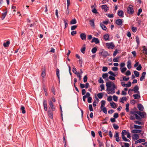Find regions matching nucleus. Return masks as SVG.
Returning a JSON list of instances; mask_svg holds the SVG:
<instances>
[{
  "mask_svg": "<svg viewBox=\"0 0 147 147\" xmlns=\"http://www.w3.org/2000/svg\"><path fill=\"white\" fill-rule=\"evenodd\" d=\"M107 87V90L108 91V94H113L115 92L116 87L114 83L111 84V82H107L106 83Z\"/></svg>",
  "mask_w": 147,
  "mask_h": 147,
  "instance_id": "1",
  "label": "nucleus"
},
{
  "mask_svg": "<svg viewBox=\"0 0 147 147\" xmlns=\"http://www.w3.org/2000/svg\"><path fill=\"white\" fill-rule=\"evenodd\" d=\"M128 132L125 130H123L121 133V137L123 140L125 142H129L130 140L127 139L125 136V135H127Z\"/></svg>",
  "mask_w": 147,
  "mask_h": 147,
  "instance_id": "2",
  "label": "nucleus"
},
{
  "mask_svg": "<svg viewBox=\"0 0 147 147\" xmlns=\"http://www.w3.org/2000/svg\"><path fill=\"white\" fill-rule=\"evenodd\" d=\"M99 54L100 56H102L103 58H105L107 56L109 55L108 53L105 51L99 52Z\"/></svg>",
  "mask_w": 147,
  "mask_h": 147,
  "instance_id": "3",
  "label": "nucleus"
},
{
  "mask_svg": "<svg viewBox=\"0 0 147 147\" xmlns=\"http://www.w3.org/2000/svg\"><path fill=\"white\" fill-rule=\"evenodd\" d=\"M127 13L129 14H132L134 13V10L133 7L132 5H130L127 8Z\"/></svg>",
  "mask_w": 147,
  "mask_h": 147,
  "instance_id": "4",
  "label": "nucleus"
},
{
  "mask_svg": "<svg viewBox=\"0 0 147 147\" xmlns=\"http://www.w3.org/2000/svg\"><path fill=\"white\" fill-rule=\"evenodd\" d=\"M136 113L141 117V118H145L146 117V113L144 112L137 111Z\"/></svg>",
  "mask_w": 147,
  "mask_h": 147,
  "instance_id": "5",
  "label": "nucleus"
},
{
  "mask_svg": "<svg viewBox=\"0 0 147 147\" xmlns=\"http://www.w3.org/2000/svg\"><path fill=\"white\" fill-rule=\"evenodd\" d=\"M106 45L108 49H113L115 46L114 45L112 42L107 43Z\"/></svg>",
  "mask_w": 147,
  "mask_h": 147,
  "instance_id": "6",
  "label": "nucleus"
},
{
  "mask_svg": "<svg viewBox=\"0 0 147 147\" xmlns=\"http://www.w3.org/2000/svg\"><path fill=\"white\" fill-rule=\"evenodd\" d=\"M43 104L44 110L46 111H47V101L46 100H43Z\"/></svg>",
  "mask_w": 147,
  "mask_h": 147,
  "instance_id": "7",
  "label": "nucleus"
},
{
  "mask_svg": "<svg viewBox=\"0 0 147 147\" xmlns=\"http://www.w3.org/2000/svg\"><path fill=\"white\" fill-rule=\"evenodd\" d=\"M123 22L122 20L121 19H118L115 22L116 24L119 26H121L122 25Z\"/></svg>",
  "mask_w": 147,
  "mask_h": 147,
  "instance_id": "8",
  "label": "nucleus"
},
{
  "mask_svg": "<svg viewBox=\"0 0 147 147\" xmlns=\"http://www.w3.org/2000/svg\"><path fill=\"white\" fill-rule=\"evenodd\" d=\"M49 105L53 111L55 110V108L51 100L49 102Z\"/></svg>",
  "mask_w": 147,
  "mask_h": 147,
  "instance_id": "9",
  "label": "nucleus"
},
{
  "mask_svg": "<svg viewBox=\"0 0 147 147\" xmlns=\"http://www.w3.org/2000/svg\"><path fill=\"white\" fill-rule=\"evenodd\" d=\"M133 91H134L135 93H137L138 94H140V92L139 91V88L137 85L134 88V89H132Z\"/></svg>",
  "mask_w": 147,
  "mask_h": 147,
  "instance_id": "10",
  "label": "nucleus"
},
{
  "mask_svg": "<svg viewBox=\"0 0 147 147\" xmlns=\"http://www.w3.org/2000/svg\"><path fill=\"white\" fill-rule=\"evenodd\" d=\"M80 37L82 40H85L86 39V36L85 33H81L80 34Z\"/></svg>",
  "mask_w": 147,
  "mask_h": 147,
  "instance_id": "11",
  "label": "nucleus"
},
{
  "mask_svg": "<svg viewBox=\"0 0 147 147\" xmlns=\"http://www.w3.org/2000/svg\"><path fill=\"white\" fill-rule=\"evenodd\" d=\"M91 42L92 43L94 42L96 44H97L99 42V40L97 38L94 37L92 39Z\"/></svg>",
  "mask_w": 147,
  "mask_h": 147,
  "instance_id": "12",
  "label": "nucleus"
},
{
  "mask_svg": "<svg viewBox=\"0 0 147 147\" xmlns=\"http://www.w3.org/2000/svg\"><path fill=\"white\" fill-rule=\"evenodd\" d=\"M138 108L139 110L141 111L144 110V108L143 106L141 104H138Z\"/></svg>",
  "mask_w": 147,
  "mask_h": 147,
  "instance_id": "13",
  "label": "nucleus"
},
{
  "mask_svg": "<svg viewBox=\"0 0 147 147\" xmlns=\"http://www.w3.org/2000/svg\"><path fill=\"white\" fill-rule=\"evenodd\" d=\"M101 8L102 9H104L105 11L106 12L109 10L108 7L106 5H102Z\"/></svg>",
  "mask_w": 147,
  "mask_h": 147,
  "instance_id": "14",
  "label": "nucleus"
},
{
  "mask_svg": "<svg viewBox=\"0 0 147 147\" xmlns=\"http://www.w3.org/2000/svg\"><path fill=\"white\" fill-rule=\"evenodd\" d=\"M146 75V72L145 71L143 72L142 74V76L140 78V80L142 81L145 78V75Z\"/></svg>",
  "mask_w": 147,
  "mask_h": 147,
  "instance_id": "15",
  "label": "nucleus"
},
{
  "mask_svg": "<svg viewBox=\"0 0 147 147\" xmlns=\"http://www.w3.org/2000/svg\"><path fill=\"white\" fill-rule=\"evenodd\" d=\"M142 130L140 129H134L131 131V132L132 133H140Z\"/></svg>",
  "mask_w": 147,
  "mask_h": 147,
  "instance_id": "16",
  "label": "nucleus"
},
{
  "mask_svg": "<svg viewBox=\"0 0 147 147\" xmlns=\"http://www.w3.org/2000/svg\"><path fill=\"white\" fill-rule=\"evenodd\" d=\"M48 115L49 117L52 119L53 118V113L51 111H48Z\"/></svg>",
  "mask_w": 147,
  "mask_h": 147,
  "instance_id": "17",
  "label": "nucleus"
},
{
  "mask_svg": "<svg viewBox=\"0 0 147 147\" xmlns=\"http://www.w3.org/2000/svg\"><path fill=\"white\" fill-rule=\"evenodd\" d=\"M117 14L119 16L122 17H123L124 12L122 10H119Z\"/></svg>",
  "mask_w": 147,
  "mask_h": 147,
  "instance_id": "18",
  "label": "nucleus"
},
{
  "mask_svg": "<svg viewBox=\"0 0 147 147\" xmlns=\"http://www.w3.org/2000/svg\"><path fill=\"white\" fill-rule=\"evenodd\" d=\"M111 106L112 108L115 109L116 108V104L115 103L112 101L110 103Z\"/></svg>",
  "mask_w": 147,
  "mask_h": 147,
  "instance_id": "19",
  "label": "nucleus"
},
{
  "mask_svg": "<svg viewBox=\"0 0 147 147\" xmlns=\"http://www.w3.org/2000/svg\"><path fill=\"white\" fill-rule=\"evenodd\" d=\"M127 68L129 69L131 68V62L130 60H129L127 62Z\"/></svg>",
  "mask_w": 147,
  "mask_h": 147,
  "instance_id": "20",
  "label": "nucleus"
},
{
  "mask_svg": "<svg viewBox=\"0 0 147 147\" xmlns=\"http://www.w3.org/2000/svg\"><path fill=\"white\" fill-rule=\"evenodd\" d=\"M100 26L104 30L107 31V28L105 26L104 24L102 23H100Z\"/></svg>",
  "mask_w": 147,
  "mask_h": 147,
  "instance_id": "21",
  "label": "nucleus"
},
{
  "mask_svg": "<svg viewBox=\"0 0 147 147\" xmlns=\"http://www.w3.org/2000/svg\"><path fill=\"white\" fill-rule=\"evenodd\" d=\"M86 50V45L84 44L83 45V47L81 49V52L83 54L85 53V51Z\"/></svg>",
  "mask_w": 147,
  "mask_h": 147,
  "instance_id": "22",
  "label": "nucleus"
},
{
  "mask_svg": "<svg viewBox=\"0 0 147 147\" xmlns=\"http://www.w3.org/2000/svg\"><path fill=\"white\" fill-rule=\"evenodd\" d=\"M132 138L134 140H136L138 139L139 138V136L138 134H134L132 136Z\"/></svg>",
  "mask_w": 147,
  "mask_h": 147,
  "instance_id": "23",
  "label": "nucleus"
},
{
  "mask_svg": "<svg viewBox=\"0 0 147 147\" xmlns=\"http://www.w3.org/2000/svg\"><path fill=\"white\" fill-rule=\"evenodd\" d=\"M142 48H143V52L145 55H147V48L144 46H143Z\"/></svg>",
  "mask_w": 147,
  "mask_h": 147,
  "instance_id": "24",
  "label": "nucleus"
},
{
  "mask_svg": "<svg viewBox=\"0 0 147 147\" xmlns=\"http://www.w3.org/2000/svg\"><path fill=\"white\" fill-rule=\"evenodd\" d=\"M109 35L108 34H106L104 35V38L105 41L109 40Z\"/></svg>",
  "mask_w": 147,
  "mask_h": 147,
  "instance_id": "25",
  "label": "nucleus"
},
{
  "mask_svg": "<svg viewBox=\"0 0 147 147\" xmlns=\"http://www.w3.org/2000/svg\"><path fill=\"white\" fill-rule=\"evenodd\" d=\"M89 22L91 26L93 27L95 25L94 23V19H92V20H90Z\"/></svg>",
  "mask_w": 147,
  "mask_h": 147,
  "instance_id": "26",
  "label": "nucleus"
},
{
  "mask_svg": "<svg viewBox=\"0 0 147 147\" xmlns=\"http://www.w3.org/2000/svg\"><path fill=\"white\" fill-rule=\"evenodd\" d=\"M133 96L134 98L135 99H139L140 98V95L139 94H136L133 95Z\"/></svg>",
  "mask_w": 147,
  "mask_h": 147,
  "instance_id": "27",
  "label": "nucleus"
},
{
  "mask_svg": "<svg viewBox=\"0 0 147 147\" xmlns=\"http://www.w3.org/2000/svg\"><path fill=\"white\" fill-rule=\"evenodd\" d=\"M77 21L75 18H74L70 22V24H76Z\"/></svg>",
  "mask_w": 147,
  "mask_h": 147,
  "instance_id": "28",
  "label": "nucleus"
},
{
  "mask_svg": "<svg viewBox=\"0 0 147 147\" xmlns=\"http://www.w3.org/2000/svg\"><path fill=\"white\" fill-rule=\"evenodd\" d=\"M101 110L103 112H104L105 114H107V109L105 107H103L100 108Z\"/></svg>",
  "mask_w": 147,
  "mask_h": 147,
  "instance_id": "29",
  "label": "nucleus"
},
{
  "mask_svg": "<svg viewBox=\"0 0 147 147\" xmlns=\"http://www.w3.org/2000/svg\"><path fill=\"white\" fill-rule=\"evenodd\" d=\"M7 11H5V12H4L3 13H2V16L1 18V19L2 20H3L5 18V17H6V16L7 15Z\"/></svg>",
  "mask_w": 147,
  "mask_h": 147,
  "instance_id": "30",
  "label": "nucleus"
},
{
  "mask_svg": "<svg viewBox=\"0 0 147 147\" xmlns=\"http://www.w3.org/2000/svg\"><path fill=\"white\" fill-rule=\"evenodd\" d=\"M103 93H98L97 95L98 97L100 99L102 98L103 97Z\"/></svg>",
  "mask_w": 147,
  "mask_h": 147,
  "instance_id": "31",
  "label": "nucleus"
},
{
  "mask_svg": "<svg viewBox=\"0 0 147 147\" xmlns=\"http://www.w3.org/2000/svg\"><path fill=\"white\" fill-rule=\"evenodd\" d=\"M137 114H134L135 119L139 121H141L142 119L141 118L139 117Z\"/></svg>",
  "mask_w": 147,
  "mask_h": 147,
  "instance_id": "32",
  "label": "nucleus"
},
{
  "mask_svg": "<svg viewBox=\"0 0 147 147\" xmlns=\"http://www.w3.org/2000/svg\"><path fill=\"white\" fill-rule=\"evenodd\" d=\"M10 44V42L9 41H7L6 42L4 43H3V46L4 47H8Z\"/></svg>",
  "mask_w": 147,
  "mask_h": 147,
  "instance_id": "33",
  "label": "nucleus"
},
{
  "mask_svg": "<svg viewBox=\"0 0 147 147\" xmlns=\"http://www.w3.org/2000/svg\"><path fill=\"white\" fill-rule=\"evenodd\" d=\"M20 110L22 111V112L24 114L25 113L26 111L25 110V108L23 106H21Z\"/></svg>",
  "mask_w": 147,
  "mask_h": 147,
  "instance_id": "34",
  "label": "nucleus"
},
{
  "mask_svg": "<svg viewBox=\"0 0 147 147\" xmlns=\"http://www.w3.org/2000/svg\"><path fill=\"white\" fill-rule=\"evenodd\" d=\"M127 100V98L125 97H123L122 98L120 99V102L123 103H124L123 101H126Z\"/></svg>",
  "mask_w": 147,
  "mask_h": 147,
  "instance_id": "35",
  "label": "nucleus"
},
{
  "mask_svg": "<svg viewBox=\"0 0 147 147\" xmlns=\"http://www.w3.org/2000/svg\"><path fill=\"white\" fill-rule=\"evenodd\" d=\"M101 104L100 108L105 107L104 106L105 103V100H102L101 101Z\"/></svg>",
  "mask_w": 147,
  "mask_h": 147,
  "instance_id": "36",
  "label": "nucleus"
},
{
  "mask_svg": "<svg viewBox=\"0 0 147 147\" xmlns=\"http://www.w3.org/2000/svg\"><path fill=\"white\" fill-rule=\"evenodd\" d=\"M59 69H57L56 70V73L57 76L58 78L59 81Z\"/></svg>",
  "mask_w": 147,
  "mask_h": 147,
  "instance_id": "37",
  "label": "nucleus"
},
{
  "mask_svg": "<svg viewBox=\"0 0 147 147\" xmlns=\"http://www.w3.org/2000/svg\"><path fill=\"white\" fill-rule=\"evenodd\" d=\"M97 50V48L96 47H94L92 48V53H95L96 52Z\"/></svg>",
  "mask_w": 147,
  "mask_h": 147,
  "instance_id": "38",
  "label": "nucleus"
},
{
  "mask_svg": "<svg viewBox=\"0 0 147 147\" xmlns=\"http://www.w3.org/2000/svg\"><path fill=\"white\" fill-rule=\"evenodd\" d=\"M65 24V28H66L68 26V21L67 20L64 19L63 20Z\"/></svg>",
  "mask_w": 147,
  "mask_h": 147,
  "instance_id": "39",
  "label": "nucleus"
},
{
  "mask_svg": "<svg viewBox=\"0 0 147 147\" xmlns=\"http://www.w3.org/2000/svg\"><path fill=\"white\" fill-rule=\"evenodd\" d=\"M136 39L137 45H139L140 44V39L139 37L138 36H137L136 37Z\"/></svg>",
  "mask_w": 147,
  "mask_h": 147,
  "instance_id": "40",
  "label": "nucleus"
},
{
  "mask_svg": "<svg viewBox=\"0 0 147 147\" xmlns=\"http://www.w3.org/2000/svg\"><path fill=\"white\" fill-rule=\"evenodd\" d=\"M108 74L107 73L103 74L102 75V77L104 79H105L106 78H107L108 77Z\"/></svg>",
  "mask_w": 147,
  "mask_h": 147,
  "instance_id": "41",
  "label": "nucleus"
},
{
  "mask_svg": "<svg viewBox=\"0 0 147 147\" xmlns=\"http://www.w3.org/2000/svg\"><path fill=\"white\" fill-rule=\"evenodd\" d=\"M113 126L114 129L116 130L118 129L119 127L118 125L115 123L113 124Z\"/></svg>",
  "mask_w": 147,
  "mask_h": 147,
  "instance_id": "42",
  "label": "nucleus"
},
{
  "mask_svg": "<svg viewBox=\"0 0 147 147\" xmlns=\"http://www.w3.org/2000/svg\"><path fill=\"white\" fill-rule=\"evenodd\" d=\"M134 74L136 77H138L139 76V72L136 71H134Z\"/></svg>",
  "mask_w": 147,
  "mask_h": 147,
  "instance_id": "43",
  "label": "nucleus"
},
{
  "mask_svg": "<svg viewBox=\"0 0 147 147\" xmlns=\"http://www.w3.org/2000/svg\"><path fill=\"white\" fill-rule=\"evenodd\" d=\"M134 128L135 129H141L142 128V127L141 126L134 125Z\"/></svg>",
  "mask_w": 147,
  "mask_h": 147,
  "instance_id": "44",
  "label": "nucleus"
},
{
  "mask_svg": "<svg viewBox=\"0 0 147 147\" xmlns=\"http://www.w3.org/2000/svg\"><path fill=\"white\" fill-rule=\"evenodd\" d=\"M131 30L133 32H135L136 31L137 28L136 27H133L132 28Z\"/></svg>",
  "mask_w": 147,
  "mask_h": 147,
  "instance_id": "45",
  "label": "nucleus"
},
{
  "mask_svg": "<svg viewBox=\"0 0 147 147\" xmlns=\"http://www.w3.org/2000/svg\"><path fill=\"white\" fill-rule=\"evenodd\" d=\"M108 73L111 75V76H116V75L114 74L113 72H112L111 71H110L108 72Z\"/></svg>",
  "mask_w": 147,
  "mask_h": 147,
  "instance_id": "46",
  "label": "nucleus"
},
{
  "mask_svg": "<svg viewBox=\"0 0 147 147\" xmlns=\"http://www.w3.org/2000/svg\"><path fill=\"white\" fill-rule=\"evenodd\" d=\"M113 100L115 101H117L118 100V97L115 95H113Z\"/></svg>",
  "mask_w": 147,
  "mask_h": 147,
  "instance_id": "47",
  "label": "nucleus"
},
{
  "mask_svg": "<svg viewBox=\"0 0 147 147\" xmlns=\"http://www.w3.org/2000/svg\"><path fill=\"white\" fill-rule=\"evenodd\" d=\"M142 68V66L140 64L138 65V67L136 68V69L138 71H140L141 69Z\"/></svg>",
  "mask_w": 147,
  "mask_h": 147,
  "instance_id": "48",
  "label": "nucleus"
},
{
  "mask_svg": "<svg viewBox=\"0 0 147 147\" xmlns=\"http://www.w3.org/2000/svg\"><path fill=\"white\" fill-rule=\"evenodd\" d=\"M78 26L77 25H74L72 26L71 27V30H75L77 27Z\"/></svg>",
  "mask_w": 147,
  "mask_h": 147,
  "instance_id": "49",
  "label": "nucleus"
},
{
  "mask_svg": "<svg viewBox=\"0 0 147 147\" xmlns=\"http://www.w3.org/2000/svg\"><path fill=\"white\" fill-rule=\"evenodd\" d=\"M119 57H116L114 58L113 59V61L115 62H119Z\"/></svg>",
  "mask_w": 147,
  "mask_h": 147,
  "instance_id": "50",
  "label": "nucleus"
},
{
  "mask_svg": "<svg viewBox=\"0 0 147 147\" xmlns=\"http://www.w3.org/2000/svg\"><path fill=\"white\" fill-rule=\"evenodd\" d=\"M142 9L140 8L138 10V12L137 13V15L138 16H140V13L142 12Z\"/></svg>",
  "mask_w": 147,
  "mask_h": 147,
  "instance_id": "51",
  "label": "nucleus"
},
{
  "mask_svg": "<svg viewBox=\"0 0 147 147\" xmlns=\"http://www.w3.org/2000/svg\"><path fill=\"white\" fill-rule=\"evenodd\" d=\"M120 69H121V72L122 73H123L126 70L127 68L126 67H123L121 69L120 68Z\"/></svg>",
  "mask_w": 147,
  "mask_h": 147,
  "instance_id": "52",
  "label": "nucleus"
},
{
  "mask_svg": "<svg viewBox=\"0 0 147 147\" xmlns=\"http://www.w3.org/2000/svg\"><path fill=\"white\" fill-rule=\"evenodd\" d=\"M131 86V82H129L127 84H126V87H129Z\"/></svg>",
  "mask_w": 147,
  "mask_h": 147,
  "instance_id": "53",
  "label": "nucleus"
},
{
  "mask_svg": "<svg viewBox=\"0 0 147 147\" xmlns=\"http://www.w3.org/2000/svg\"><path fill=\"white\" fill-rule=\"evenodd\" d=\"M97 141L99 144V146H100V147L103 146V143L102 142H100V140H98Z\"/></svg>",
  "mask_w": 147,
  "mask_h": 147,
  "instance_id": "54",
  "label": "nucleus"
},
{
  "mask_svg": "<svg viewBox=\"0 0 147 147\" xmlns=\"http://www.w3.org/2000/svg\"><path fill=\"white\" fill-rule=\"evenodd\" d=\"M125 146H122V147H129V145L128 143H124Z\"/></svg>",
  "mask_w": 147,
  "mask_h": 147,
  "instance_id": "55",
  "label": "nucleus"
},
{
  "mask_svg": "<svg viewBox=\"0 0 147 147\" xmlns=\"http://www.w3.org/2000/svg\"><path fill=\"white\" fill-rule=\"evenodd\" d=\"M108 69V68L106 67H103L102 71L104 72L106 71Z\"/></svg>",
  "mask_w": 147,
  "mask_h": 147,
  "instance_id": "56",
  "label": "nucleus"
},
{
  "mask_svg": "<svg viewBox=\"0 0 147 147\" xmlns=\"http://www.w3.org/2000/svg\"><path fill=\"white\" fill-rule=\"evenodd\" d=\"M135 119V116L134 115H131L130 117V119L132 120H134Z\"/></svg>",
  "mask_w": 147,
  "mask_h": 147,
  "instance_id": "57",
  "label": "nucleus"
},
{
  "mask_svg": "<svg viewBox=\"0 0 147 147\" xmlns=\"http://www.w3.org/2000/svg\"><path fill=\"white\" fill-rule=\"evenodd\" d=\"M73 72L76 74L78 73L77 72L76 68L74 67L73 68Z\"/></svg>",
  "mask_w": 147,
  "mask_h": 147,
  "instance_id": "58",
  "label": "nucleus"
},
{
  "mask_svg": "<svg viewBox=\"0 0 147 147\" xmlns=\"http://www.w3.org/2000/svg\"><path fill=\"white\" fill-rule=\"evenodd\" d=\"M118 50L117 49H116L115 50V51H114L113 54V56L115 57L116 55L117 54V53H118Z\"/></svg>",
  "mask_w": 147,
  "mask_h": 147,
  "instance_id": "59",
  "label": "nucleus"
},
{
  "mask_svg": "<svg viewBox=\"0 0 147 147\" xmlns=\"http://www.w3.org/2000/svg\"><path fill=\"white\" fill-rule=\"evenodd\" d=\"M129 79V77H127V78H126L125 76H124L123 78V80L124 81H128Z\"/></svg>",
  "mask_w": 147,
  "mask_h": 147,
  "instance_id": "60",
  "label": "nucleus"
},
{
  "mask_svg": "<svg viewBox=\"0 0 147 147\" xmlns=\"http://www.w3.org/2000/svg\"><path fill=\"white\" fill-rule=\"evenodd\" d=\"M89 108L90 111H93V109L92 105L90 104L89 105Z\"/></svg>",
  "mask_w": 147,
  "mask_h": 147,
  "instance_id": "61",
  "label": "nucleus"
},
{
  "mask_svg": "<svg viewBox=\"0 0 147 147\" xmlns=\"http://www.w3.org/2000/svg\"><path fill=\"white\" fill-rule=\"evenodd\" d=\"M115 76H110L109 77V78L112 80H115V78L114 77Z\"/></svg>",
  "mask_w": 147,
  "mask_h": 147,
  "instance_id": "62",
  "label": "nucleus"
},
{
  "mask_svg": "<svg viewBox=\"0 0 147 147\" xmlns=\"http://www.w3.org/2000/svg\"><path fill=\"white\" fill-rule=\"evenodd\" d=\"M88 77L86 75L84 77V82H86L87 81Z\"/></svg>",
  "mask_w": 147,
  "mask_h": 147,
  "instance_id": "63",
  "label": "nucleus"
},
{
  "mask_svg": "<svg viewBox=\"0 0 147 147\" xmlns=\"http://www.w3.org/2000/svg\"><path fill=\"white\" fill-rule=\"evenodd\" d=\"M131 74V72L130 71L127 70L125 73V75L128 76L130 75Z\"/></svg>",
  "mask_w": 147,
  "mask_h": 147,
  "instance_id": "64",
  "label": "nucleus"
}]
</instances>
